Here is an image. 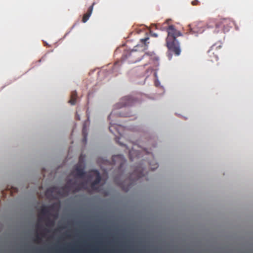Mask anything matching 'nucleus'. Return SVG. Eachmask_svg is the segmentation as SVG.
Returning a JSON list of instances; mask_svg holds the SVG:
<instances>
[{
  "mask_svg": "<svg viewBox=\"0 0 253 253\" xmlns=\"http://www.w3.org/2000/svg\"><path fill=\"white\" fill-rule=\"evenodd\" d=\"M168 33L166 39V44L168 49L173 52L176 55H179L180 53L179 43L176 40V38L182 36L181 33L177 30L174 26L172 25H169L166 27Z\"/></svg>",
  "mask_w": 253,
  "mask_h": 253,
  "instance_id": "f257e3e1",
  "label": "nucleus"
},
{
  "mask_svg": "<svg viewBox=\"0 0 253 253\" xmlns=\"http://www.w3.org/2000/svg\"><path fill=\"white\" fill-rule=\"evenodd\" d=\"M148 37L140 40V44H138L134 47V48L130 51L127 52L124 56H126V58H128L129 62L131 63H135L137 62L140 61L142 57H146L150 59L151 57L148 55H142V52L147 49L148 44L147 41L149 40Z\"/></svg>",
  "mask_w": 253,
  "mask_h": 253,
  "instance_id": "f03ea898",
  "label": "nucleus"
},
{
  "mask_svg": "<svg viewBox=\"0 0 253 253\" xmlns=\"http://www.w3.org/2000/svg\"><path fill=\"white\" fill-rule=\"evenodd\" d=\"M86 183L85 182H82L79 183L76 180L70 179L63 187H61L62 193L61 194L66 197L71 191L76 193L82 189H86Z\"/></svg>",
  "mask_w": 253,
  "mask_h": 253,
  "instance_id": "7ed1b4c3",
  "label": "nucleus"
},
{
  "mask_svg": "<svg viewBox=\"0 0 253 253\" xmlns=\"http://www.w3.org/2000/svg\"><path fill=\"white\" fill-rule=\"evenodd\" d=\"M234 24L233 21L230 18H223L219 20L215 24L217 32L222 31L226 33Z\"/></svg>",
  "mask_w": 253,
  "mask_h": 253,
  "instance_id": "20e7f679",
  "label": "nucleus"
},
{
  "mask_svg": "<svg viewBox=\"0 0 253 253\" xmlns=\"http://www.w3.org/2000/svg\"><path fill=\"white\" fill-rule=\"evenodd\" d=\"M61 188L52 187L47 189L45 192V196L48 199H54L61 197H65L61 195Z\"/></svg>",
  "mask_w": 253,
  "mask_h": 253,
  "instance_id": "39448f33",
  "label": "nucleus"
},
{
  "mask_svg": "<svg viewBox=\"0 0 253 253\" xmlns=\"http://www.w3.org/2000/svg\"><path fill=\"white\" fill-rule=\"evenodd\" d=\"M144 169L141 166H137L130 175V184H132L144 176Z\"/></svg>",
  "mask_w": 253,
  "mask_h": 253,
  "instance_id": "423d86ee",
  "label": "nucleus"
},
{
  "mask_svg": "<svg viewBox=\"0 0 253 253\" xmlns=\"http://www.w3.org/2000/svg\"><path fill=\"white\" fill-rule=\"evenodd\" d=\"M112 162L114 165L118 164L119 165V169L121 170L124 165L126 163V160L122 155H115L112 157Z\"/></svg>",
  "mask_w": 253,
  "mask_h": 253,
  "instance_id": "0eeeda50",
  "label": "nucleus"
},
{
  "mask_svg": "<svg viewBox=\"0 0 253 253\" xmlns=\"http://www.w3.org/2000/svg\"><path fill=\"white\" fill-rule=\"evenodd\" d=\"M205 23L202 22H198L190 27L191 33H202L205 31Z\"/></svg>",
  "mask_w": 253,
  "mask_h": 253,
  "instance_id": "6e6552de",
  "label": "nucleus"
},
{
  "mask_svg": "<svg viewBox=\"0 0 253 253\" xmlns=\"http://www.w3.org/2000/svg\"><path fill=\"white\" fill-rule=\"evenodd\" d=\"M136 101L135 99L130 96H126L123 97L120 102L121 104L120 107L130 106L133 105Z\"/></svg>",
  "mask_w": 253,
  "mask_h": 253,
  "instance_id": "1a4fd4ad",
  "label": "nucleus"
},
{
  "mask_svg": "<svg viewBox=\"0 0 253 253\" xmlns=\"http://www.w3.org/2000/svg\"><path fill=\"white\" fill-rule=\"evenodd\" d=\"M54 206L55 204H52L49 206H42L40 210V215L46 216L50 215V211L54 209Z\"/></svg>",
  "mask_w": 253,
  "mask_h": 253,
  "instance_id": "9d476101",
  "label": "nucleus"
},
{
  "mask_svg": "<svg viewBox=\"0 0 253 253\" xmlns=\"http://www.w3.org/2000/svg\"><path fill=\"white\" fill-rule=\"evenodd\" d=\"M75 171L76 172V175L78 177H83L84 176V169L80 163L76 166Z\"/></svg>",
  "mask_w": 253,
  "mask_h": 253,
  "instance_id": "9b49d317",
  "label": "nucleus"
},
{
  "mask_svg": "<svg viewBox=\"0 0 253 253\" xmlns=\"http://www.w3.org/2000/svg\"><path fill=\"white\" fill-rule=\"evenodd\" d=\"M217 47H221V45H219L217 47H215V45H213L211 49L208 51L209 56L210 57L211 59H210L211 61L213 62L214 60L217 61L218 57L216 55H214V52L213 50L216 49Z\"/></svg>",
  "mask_w": 253,
  "mask_h": 253,
  "instance_id": "f8f14e48",
  "label": "nucleus"
},
{
  "mask_svg": "<svg viewBox=\"0 0 253 253\" xmlns=\"http://www.w3.org/2000/svg\"><path fill=\"white\" fill-rule=\"evenodd\" d=\"M95 3L94 2H93L92 5L90 6H89V7L88 8L86 13L83 15L82 19V22L83 23L86 22L89 19V17L90 16L92 12L93 6L95 5Z\"/></svg>",
  "mask_w": 253,
  "mask_h": 253,
  "instance_id": "ddd939ff",
  "label": "nucleus"
},
{
  "mask_svg": "<svg viewBox=\"0 0 253 253\" xmlns=\"http://www.w3.org/2000/svg\"><path fill=\"white\" fill-rule=\"evenodd\" d=\"M91 172H93L96 176L95 179L92 182V185H96L98 184L101 181V176L100 175L99 172L97 170H92L91 171Z\"/></svg>",
  "mask_w": 253,
  "mask_h": 253,
  "instance_id": "4468645a",
  "label": "nucleus"
},
{
  "mask_svg": "<svg viewBox=\"0 0 253 253\" xmlns=\"http://www.w3.org/2000/svg\"><path fill=\"white\" fill-rule=\"evenodd\" d=\"M77 98V93L76 90L73 91L71 94V98L69 102L72 105H75Z\"/></svg>",
  "mask_w": 253,
  "mask_h": 253,
  "instance_id": "2eb2a0df",
  "label": "nucleus"
},
{
  "mask_svg": "<svg viewBox=\"0 0 253 253\" xmlns=\"http://www.w3.org/2000/svg\"><path fill=\"white\" fill-rule=\"evenodd\" d=\"M120 127V126H117L116 125H110L109 126V130L111 132L115 134V132H117L119 134L120 132L119 131V128Z\"/></svg>",
  "mask_w": 253,
  "mask_h": 253,
  "instance_id": "dca6fc26",
  "label": "nucleus"
},
{
  "mask_svg": "<svg viewBox=\"0 0 253 253\" xmlns=\"http://www.w3.org/2000/svg\"><path fill=\"white\" fill-rule=\"evenodd\" d=\"M148 164L150 167V169L152 170L155 169L158 167V164L155 162L154 160H152L150 162H149Z\"/></svg>",
  "mask_w": 253,
  "mask_h": 253,
  "instance_id": "f3484780",
  "label": "nucleus"
},
{
  "mask_svg": "<svg viewBox=\"0 0 253 253\" xmlns=\"http://www.w3.org/2000/svg\"><path fill=\"white\" fill-rule=\"evenodd\" d=\"M46 226H53L54 225V221L51 220L49 217L46 218Z\"/></svg>",
  "mask_w": 253,
  "mask_h": 253,
  "instance_id": "a211bd4d",
  "label": "nucleus"
},
{
  "mask_svg": "<svg viewBox=\"0 0 253 253\" xmlns=\"http://www.w3.org/2000/svg\"><path fill=\"white\" fill-rule=\"evenodd\" d=\"M135 153V152L133 150H131L129 151V159L131 161H133V158L132 157V155Z\"/></svg>",
  "mask_w": 253,
  "mask_h": 253,
  "instance_id": "6ab92c4d",
  "label": "nucleus"
},
{
  "mask_svg": "<svg viewBox=\"0 0 253 253\" xmlns=\"http://www.w3.org/2000/svg\"><path fill=\"white\" fill-rule=\"evenodd\" d=\"M199 0H194L191 2V4L193 5H197L199 4Z\"/></svg>",
  "mask_w": 253,
  "mask_h": 253,
  "instance_id": "aec40b11",
  "label": "nucleus"
},
{
  "mask_svg": "<svg viewBox=\"0 0 253 253\" xmlns=\"http://www.w3.org/2000/svg\"><path fill=\"white\" fill-rule=\"evenodd\" d=\"M41 240V239L39 235L37 234L36 236V238H35V241L37 242H39Z\"/></svg>",
  "mask_w": 253,
  "mask_h": 253,
  "instance_id": "412c9836",
  "label": "nucleus"
},
{
  "mask_svg": "<svg viewBox=\"0 0 253 253\" xmlns=\"http://www.w3.org/2000/svg\"><path fill=\"white\" fill-rule=\"evenodd\" d=\"M91 188L92 190H97V188L96 187V185H92V183H91Z\"/></svg>",
  "mask_w": 253,
  "mask_h": 253,
  "instance_id": "4be33fe9",
  "label": "nucleus"
},
{
  "mask_svg": "<svg viewBox=\"0 0 253 253\" xmlns=\"http://www.w3.org/2000/svg\"><path fill=\"white\" fill-rule=\"evenodd\" d=\"M83 134H84V141H85V142H86V135H85V134H84V130H83Z\"/></svg>",
  "mask_w": 253,
  "mask_h": 253,
  "instance_id": "5701e85b",
  "label": "nucleus"
},
{
  "mask_svg": "<svg viewBox=\"0 0 253 253\" xmlns=\"http://www.w3.org/2000/svg\"><path fill=\"white\" fill-rule=\"evenodd\" d=\"M151 35L152 36L155 37H157L158 36L157 34L156 33H153V34H151Z\"/></svg>",
  "mask_w": 253,
  "mask_h": 253,
  "instance_id": "b1692460",
  "label": "nucleus"
},
{
  "mask_svg": "<svg viewBox=\"0 0 253 253\" xmlns=\"http://www.w3.org/2000/svg\"><path fill=\"white\" fill-rule=\"evenodd\" d=\"M170 21V20H169V19H168V20H166V22H165L164 24H168L169 25V21Z\"/></svg>",
  "mask_w": 253,
  "mask_h": 253,
  "instance_id": "393cba45",
  "label": "nucleus"
},
{
  "mask_svg": "<svg viewBox=\"0 0 253 253\" xmlns=\"http://www.w3.org/2000/svg\"><path fill=\"white\" fill-rule=\"evenodd\" d=\"M76 119H78V120H80V117H79V116L78 115H77V114L76 115Z\"/></svg>",
  "mask_w": 253,
  "mask_h": 253,
  "instance_id": "a878e982",
  "label": "nucleus"
},
{
  "mask_svg": "<svg viewBox=\"0 0 253 253\" xmlns=\"http://www.w3.org/2000/svg\"><path fill=\"white\" fill-rule=\"evenodd\" d=\"M82 156L81 155L80 157V162H81V160H82Z\"/></svg>",
  "mask_w": 253,
  "mask_h": 253,
  "instance_id": "bb28decb",
  "label": "nucleus"
},
{
  "mask_svg": "<svg viewBox=\"0 0 253 253\" xmlns=\"http://www.w3.org/2000/svg\"><path fill=\"white\" fill-rule=\"evenodd\" d=\"M37 226L38 227L39 226V224H37Z\"/></svg>",
  "mask_w": 253,
  "mask_h": 253,
  "instance_id": "cd10ccee",
  "label": "nucleus"
}]
</instances>
